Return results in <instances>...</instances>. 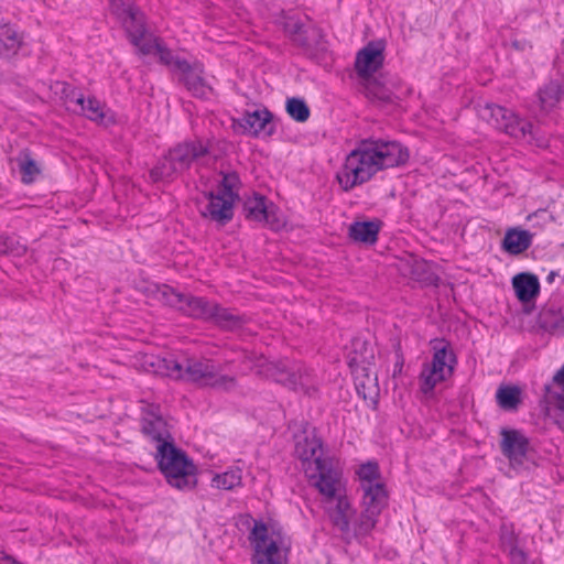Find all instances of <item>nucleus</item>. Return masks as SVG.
<instances>
[{"mask_svg": "<svg viewBox=\"0 0 564 564\" xmlns=\"http://www.w3.org/2000/svg\"><path fill=\"white\" fill-rule=\"evenodd\" d=\"M499 443L502 455L509 459L511 466H521L531 447L529 438L519 430L502 427Z\"/></svg>", "mask_w": 564, "mask_h": 564, "instance_id": "nucleus-9", "label": "nucleus"}, {"mask_svg": "<svg viewBox=\"0 0 564 564\" xmlns=\"http://www.w3.org/2000/svg\"><path fill=\"white\" fill-rule=\"evenodd\" d=\"M159 62L165 66H173L177 69V62H187L185 58H181L178 56H174L173 52L161 43L160 47H158Z\"/></svg>", "mask_w": 564, "mask_h": 564, "instance_id": "nucleus-47", "label": "nucleus"}, {"mask_svg": "<svg viewBox=\"0 0 564 564\" xmlns=\"http://www.w3.org/2000/svg\"><path fill=\"white\" fill-rule=\"evenodd\" d=\"M486 110L489 111L488 120L492 121L498 129L505 124L512 113L511 110L496 104L487 105Z\"/></svg>", "mask_w": 564, "mask_h": 564, "instance_id": "nucleus-43", "label": "nucleus"}, {"mask_svg": "<svg viewBox=\"0 0 564 564\" xmlns=\"http://www.w3.org/2000/svg\"><path fill=\"white\" fill-rule=\"evenodd\" d=\"M15 161L21 173V181L24 184H32L36 176L41 174V169L33 159L30 149L24 148L19 151Z\"/></svg>", "mask_w": 564, "mask_h": 564, "instance_id": "nucleus-28", "label": "nucleus"}, {"mask_svg": "<svg viewBox=\"0 0 564 564\" xmlns=\"http://www.w3.org/2000/svg\"><path fill=\"white\" fill-rule=\"evenodd\" d=\"M214 367L209 359L187 358L184 364L180 362V371H175L174 379L206 387L208 379L214 377Z\"/></svg>", "mask_w": 564, "mask_h": 564, "instance_id": "nucleus-12", "label": "nucleus"}, {"mask_svg": "<svg viewBox=\"0 0 564 564\" xmlns=\"http://www.w3.org/2000/svg\"><path fill=\"white\" fill-rule=\"evenodd\" d=\"M536 323L541 329L547 333H564V312L561 313L558 317H556L552 310L542 311L538 316Z\"/></svg>", "mask_w": 564, "mask_h": 564, "instance_id": "nucleus-37", "label": "nucleus"}, {"mask_svg": "<svg viewBox=\"0 0 564 564\" xmlns=\"http://www.w3.org/2000/svg\"><path fill=\"white\" fill-rule=\"evenodd\" d=\"M361 489L364 491L361 501L362 508L369 510L372 514L375 512L380 516L389 503V492L386 484L377 481L376 484L366 485L361 487Z\"/></svg>", "mask_w": 564, "mask_h": 564, "instance_id": "nucleus-18", "label": "nucleus"}, {"mask_svg": "<svg viewBox=\"0 0 564 564\" xmlns=\"http://www.w3.org/2000/svg\"><path fill=\"white\" fill-rule=\"evenodd\" d=\"M512 286L517 299L522 304H528L536 299L540 293V282L535 274L521 272L512 278Z\"/></svg>", "mask_w": 564, "mask_h": 564, "instance_id": "nucleus-19", "label": "nucleus"}, {"mask_svg": "<svg viewBox=\"0 0 564 564\" xmlns=\"http://www.w3.org/2000/svg\"><path fill=\"white\" fill-rule=\"evenodd\" d=\"M206 387L229 392L237 387V379L234 376L218 375L216 367H214V377L208 379Z\"/></svg>", "mask_w": 564, "mask_h": 564, "instance_id": "nucleus-41", "label": "nucleus"}, {"mask_svg": "<svg viewBox=\"0 0 564 564\" xmlns=\"http://www.w3.org/2000/svg\"><path fill=\"white\" fill-rule=\"evenodd\" d=\"M509 556L511 564H533L528 562L527 553L522 549H519L516 544L511 546Z\"/></svg>", "mask_w": 564, "mask_h": 564, "instance_id": "nucleus-51", "label": "nucleus"}, {"mask_svg": "<svg viewBox=\"0 0 564 564\" xmlns=\"http://www.w3.org/2000/svg\"><path fill=\"white\" fill-rule=\"evenodd\" d=\"M382 221L380 219L355 221L348 228V237L359 243L372 246L378 240Z\"/></svg>", "mask_w": 564, "mask_h": 564, "instance_id": "nucleus-20", "label": "nucleus"}, {"mask_svg": "<svg viewBox=\"0 0 564 564\" xmlns=\"http://www.w3.org/2000/svg\"><path fill=\"white\" fill-rule=\"evenodd\" d=\"M285 110L288 115L296 122H306L311 116L310 107L306 101L300 97L286 99Z\"/></svg>", "mask_w": 564, "mask_h": 564, "instance_id": "nucleus-36", "label": "nucleus"}, {"mask_svg": "<svg viewBox=\"0 0 564 564\" xmlns=\"http://www.w3.org/2000/svg\"><path fill=\"white\" fill-rule=\"evenodd\" d=\"M563 94L562 86L554 80H551L538 91V98L541 108L546 110L553 108L561 99Z\"/></svg>", "mask_w": 564, "mask_h": 564, "instance_id": "nucleus-33", "label": "nucleus"}, {"mask_svg": "<svg viewBox=\"0 0 564 564\" xmlns=\"http://www.w3.org/2000/svg\"><path fill=\"white\" fill-rule=\"evenodd\" d=\"M511 46L517 51H524L525 47L528 46V42L521 40H512Z\"/></svg>", "mask_w": 564, "mask_h": 564, "instance_id": "nucleus-54", "label": "nucleus"}, {"mask_svg": "<svg viewBox=\"0 0 564 564\" xmlns=\"http://www.w3.org/2000/svg\"><path fill=\"white\" fill-rule=\"evenodd\" d=\"M154 288L155 290L153 292L155 293L156 299L161 301L163 304L169 305L178 311L183 308L182 304L184 303L185 294L177 292L167 284H155Z\"/></svg>", "mask_w": 564, "mask_h": 564, "instance_id": "nucleus-34", "label": "nucleus"}, {"mask_svg": "<svg viewBox=\"0 0 564 564\" xmlns=\"http://www.w3.org/2000/svg\"><path fill=\"white\" fill-rule=\"evenodd\" d=\"M223 180L220 182V191L218 193L227 196V198L232 199L234 202L239 199V188L241 186V181L238 172L229 171V172H220Z\"/></svg>", "mask_w": 564, "mask_h": 564, "instance_id": "nucleus-35", "label": "nucleus"}, {"mask_svg": "<svg viewBox=\"0 0 564 564\" xmlns=\"http://www.w3.org/2000/svg\"><path fill=\"white\" fill-rule=\"evenodd\" d=\"M82 112L91 121H102L105 113L101 109L100 102L95 97H89L87 102L78 105Z\"/></svg>", "mask_w": 564, "mask_h": 564, "instance_id": "nucleus-42", "label": "nucleus"}, {"mask_svg": "<svg viewBox=\"0 0 564 564\" xmlns=\"http://www.w3.org/2000/svg\"><path fill=\"white\" fill-rule=\"evenodd\" d=\"M109 7L119 22L132 17V12L139 8L134 0H109Z\"/></svg>", "mask_w": 564, "mask_h": 564, "instance_id": "nucleus-39", "label": "nucleus"}, {"mask_svg": "<svg viewBox=\"0 0 564 564\" xmlns=\"http://www.w3.org/2000/svg\"><path fill=\"white\" fill-rule=\"evenodd\" d=\"M409 159V149L398 141L372 137L360 139L346 155L336 180L344 192H350L380 171L405 165Z\"/></svg>", "mask_w": 564, "mask_h": 564, "instance_id": "nucleus-1", "label": "nucleus"}, {"mask_svg": "<svg viewBox=\"0 0 564 564\" xmlns=\"http://www.w3.org/2000/svg\"><path fill=\"white\" fill-rule=\"evenodd\" d=\"M424 264H417L416 268L412 271L414 275H416V279L420 281H425L429 284H433L435 286L438 285L440 278L433 273H431L429 276H423L422 273L419 272V269L423 268Z\"/></svg>", "mask_w": 564, "mask_h": 564, "instance_id": "nucleus-53", "label": "nucleus"}, {"mask_svg": "<svg viewBox=\"0 0 564 564\" xmlns=\"http://www.w3.org/2000/svg\"><path fill=\"white\" fill-rule=\"evenodd\" d=\"M205 197L208 199V204L205 210L202 212L203 217H209L212 220L219 223L220 225L228 224L234 217V200L227 198V196L214 192H206Z\"/></svg>", "mask_w": 564, "mask_h": 564, "instance_id": "nucleus-15", "label": "nucleus"}, {"mask_svg": "<svg viewBox=\"0 0 564 564\" xmlns=\"http://www.w3.org/2000/svg\"><path fill=\"white\" fill-rule=\"evenodd\" d=\"M404 365V357L400 343L395 346V362L393 367V377L401 375Z\"/></svg>", "mask_w": 564, "mask_h": 564, "instance_id": "nucleus-52", "label": "nucleus"}, {"mask_svg": "<svg viewBox=\"0 0 564 564\" xmlns=\"http://www.w3.org/2000/svg\"><path fill=\"white\" fill-rule=\"evenodd\" d=\"M361 82L364 86V94L369 100L379 101L381 104L394 102L395 96L393 91L375 76Z\"/></svg>", "mask_w": 564, "mask_h": 564, "instance_id": "nucleus-26", "label": "nucleus"}, {"mask_svg": "<svg viewBox=\"0 0 564 564\" xmlns=\"http://www.w3.org/2000/svg\"><path fill=\"white\" fill-rule=\"evenodd\" d=\"M433 357L431 364H424L420 373V390L427 395L434 391L437 383L452 377L457 365V357L451 343L444 338L431 341Z\"/></svg>", "mask_w": 564, "mask_h": 564, "instance_id": "nucleus-5", "label": "nucleus"}, {"mask_svg": "<svg viewBox=\"0 0 564 564\" xmlns=\"http://www.w3.org/2000/svg\"><path fill=\"white\" fill-rule=\"evenodd\" d=\"M142 433L156 442L158 445L162 443H174V438L167 430L166 421L158 413L148 411L147 416L141 420Z\"/></svg>", "mask_w": 564, "mask_h": 564, "instance_id": "nucleus-17", "label": "nucleus"}, {"mask_svg": "<svg viewBox=\"0 0 564 564\" xmlns=\"http://www.w3.org/2000/svg\"><path fill=\"white\" fill-rule=\"evenodd\" d=\"M162 40L160 37L149 35L134 45L141 55L156 54L158 47H160Z\"/></svg>", "mask_w": 564, "mask_h": 564, "instance_id": "nucleus-46", "label": "nucleus"}, {"mask_svg": "<svg viewBox=\"0 0 564 564\" xmlns=\"http://www.w3.org/2000/svg\"><path fill=\"white\" fill-rule=\"evenodd\" d=\"M22 46V37L9 24L0 25V57L14 56Z\"/></svg>", "mask_w": 564, "mask_h": 564, "instance_id": "nucleus-31", "label": "nucleus"}, {"mask_svg": "<svg viewBox=\"0 0 564 564\" xmlns=\"http://www.w3.org/2000/svg\"><path fill=\"white\" fill-rule=\"evenodd\" d=\"M283 30L295 45L302 48L311 46L308 41L310 28L301 19L295 17L286 18L283 23Z\"/></svg>", "mask_w": 564, "mask_h": 564, "instance_id": "nucleus-27", "label": "nucleus"}, {"mask_svg": "<svg viewBox=\"0 0 564 564\" xmlns=\"http://www.w3.org/2000/svg\"><path fill=\"white\" fill-rule=\"evenodd\" d=\"M375 362V351L371 344L360 337H355L350 341L347 352V364L351 373L359 379V372L368 379L370 383V366Z\"/></svg>", "mask_w": 564, "mask_h": 564, "instance_id": "nucleus-10", "label": "nucleus"}, {"mask_svg": "<svg viewBox=\"0 0 564 564\" xmlns=\"http://www.w3.org/2000/svg\"><path fill=\"white\" fill-rule=\"evenodd\" d=\"M268 206V198L264 195L253 193L251 197L245 199L242 204V214L249 221L262 223V218H265V210Z\"/></svg>", "mask_w": 564, "mask_h": 564, "instance_id": "nucleus-30", "label": "nucleus"}, {"mask_svg": "<svg viewBox=\"0 0 564 564\" xmlns=\"http://www.w3.org/2000/svg\"><path fill=\"white\" fill-rule=\"evenodd\" d=\"M544 390H545L546 393H550L551 392V386L550 384H545Z\"/></svg>", "mask_w": 564, "mask_h": 564, "instance_id": "nucleus-56", "label": "nucleus"}, {"mask_svg": "<svg viewBox=\"0 0 564 564\" xmlns=\"http://www.w3.org/2000/svg\"><path fill=\"white\" fill-rule=\"evenodd\" d=\"M249 540L253 544L257 564H280L278 541L269 539L268 527L263 521H254Z\"/></svg>", "mask_w": 564, "mask_h": 564, "instance_id": "nucleus-7", "label": "nucleus"}, {"mask_svg": "<svg viewBox=\"0 0 564 564\" xmlns=\"http://www.w3.org/2000/svg\"><path fill=\"white\" fill-rule=\"evenodd\" d=\"M141 366L148 372L174 379L175 371H180V362L170 357L144 355Z\"/></svg>", "mask_w": 564, "mask_h": 564, "instance_id": "nucleus-22", "label": "nucleus"}, {"mask_svg": "<svg viewBox=\"0 0 564 564\" xmlns=\"http://www.w3.org/2000/svg\"><path fill=\"white\" fill-rule=\"evenodd\" d=\"M295 451L303 464H308L305 471L311 479H316L315 486L319 492L333 499L337 474L332 459L323 457V441L316 435L315 429L312 435H305L303 441L296 443Z\"/></svg>", "mask_w": 564, "mask_h": 564, "instance_id": "nucleus-2", "label": "nucleus"}, {"mask_svg": "<svg viewBox=\"0 0 564 564\" xmlns=\"http://www.w3.org/2000/svg\"><path fill=\"white\" fill-rule=\"evenodd\" d=\"M267 376L276 383L286 387L290 390H305L307 387V370L300 362L275 361L267 366Z\"/></svg>", "mask_w": 564, "mask_h": 564, "instance_id": "nucleus-6", "label": "nucleus"}, {"mask_svg": "<svg viewBox=\"0 0 564 564\" xmlns=\"http://www.w3.org/2000/svg\"><path fill=\"white\" fill-rule=\"evenodd\" d=\"M19 242L9 236L0 235V254H9L15 253L19 254L20 251Z\"/></svg>", "mask_w": 564, "mask_h": 564, "instance_id": "nucleus-50", "label": "nucleus"}, {"mask_svg": "<svg viewBox=\"0 0 564 564\" xmlns=\"http://www.w3.org/2000/svg\"><path fill=\"white\" fill-rule=\"evenodd\" d=\"M210 153V141L186 140L171 148L150 171L154 182L171 181L189 170L192 163Z\"/></svg>", "mask_w": 564, "mask_h": 564, "instance_id": "nucleus-4", "label": "nucleus"}, {"mask_svg": "<svg viewBox=\"0 0 564 564\" xmlns=\"http://www.w3.org/2000/svg\"><path fill=\"white\" fill-rule=\"evenodd\" d=\"M500 130H503L507 134L522 139L530 144H534L539 148H545L547 140L544 135H539L538 130L533 123L527 119L520 118L513 112L503 126H500Z\"/></svg>", "mask_w": 564, "mask_h": 564, "instance_id": "nucleus-14", "label": "nucleus"}, {"mask_svg": "<svg viewBox=\"0 0 564 564\" xmlns=\"http://www.w3.org/2000/svg\"><path fill=\"white\" fill-rule=\"evenodd\" d=\"M127 33V37L132 45L139 44L147 35V19L140 8L132 12V17L126 18L120 22Z\"/></svg>", "mask_w": 564, "mask_h": 564, "instance_id": "nucleus-23", "label": "nucleus"}, {"mask_svg": "<svg viewBox=\"0 0 564 564\" xmlns=\"http://www.w3.org/2000/svg\"><path fill=\"white\" fill-rule=\"evenodd\" d=\"M57 84L62 86L61 98H63L66 102H75L76 105H83L84 95L78 93L76 87L66 82Z\"/></svg>", "mask_w": 564, "mask_h": 564, "instance_id": "nucleus-45", "label": "nucleus"}, {"mask_svg": "<svg viewBox=\"0 0 564 564\" xmlns=\"http://www.w3.org/2000/svg\"><path fill=\"white\" fill-rule=\"evenodd\" d=\"M496 401L505 411H514L522 402V391L514 384H501L496 392Z\"/></svg>", "mask_w": 564, "mask_h": 564, "instance_id": "nucleus-32", "label": "nucleus"}, {"mask_svg": "<svg viewBox=\"0 0 564 564\" xmlns=\"http://www.w3.org/2000/svg\"><path fill=\"white\" fill-rule=\"evenodd\" d=\"M273 113L267 108L256 109L253 111L246 110L240 119L234 120V126L238 124L243 133L259 137H271L275 133Z\"/></svg>", "mask_w": 564, "mask_h": 564, "instance_id": "nucleus-11", "label": "nucleus"}, {"mask_svg": "<svg viewBox=\"0 0 564 564\" xmlns=\"http://www.w3.org/2000/svg\"><path fill=\"white\" fill-rule=\"evenodd\" d=\"M158 468L166 482L178 490H192L197 485V467L187 453L174 443L156 445Z\"/></svg>", "mask_w": 564, "mask_h": 564, "instance_id": "nucleus-3", "label": "nucleus"}, {"mask_svg": "<svg viewBox=\"0 0 564 564\" xmlns=\"http://www.w3.org/2000/svg\"><path fill=\"white\" fill-rule=\"evenodd\" d=\"M533 235L522 228H509L501 241V248L509 254L518 256L527 251L532 245Z\"/></svg>", "mask_w": 564, "mask_h": 564, "instance_id": "nucleus-21", "label": "nucleus"}, {"mask_svg": "<svg viewBox=\"0 0 564 564\" xmlns=\"http://www.w3.org/2000/svg\"><path fill=\"white\" fill-rule=\"evenodd\" d=\"M553 383L562 389V393H554L556 399V408L558 411L564 413V365L556 371L553 377Z\"/></svg>", "mask_w": 564, "mask_h": 564, "instance_id": "nucleus-49", "label": "nucleus"}, {"mask_svg": "<svg viewBox=\"0 0 564 564\" xmlns=\"http://www.w3.org/2000/svg\"><path fill=\"white\" fill-rule=\"evenodd\" d=\"M241 484L239 470L217 474L212 480V486L218 489L231 490Z\"/></svg>", "mask_w": 564, "mask_h": 564, "instance_id": "nucleus-40", "label": "nucleus"}, {"mask_svg": "<svg viewBox=\"0 0 564 564\" xmlns=\"http://www.w3.org/2000/svg\"><path fill=\"white\" fill-rule=\"evenodd\" d=\"M177 70L182 74L180 82L194 97L205 98L212 91V87L203 76L204 67L200 63L177 62Z\"/></svg>", "mask_w": 564, "mask_h": 564, "instance_id": "nucleus-13", "label": "nucleus"}, {"mask_svg": "<svg viewBox=\"0 0 564 564\" xmlns=\"http://www.w3.org/2000/svg\"><path fill=\"white\" fill-rule=\"evenodd\" d=\"M379 521V514L362 508L360 514L351 522L350 539L361 540L370 535Z\"/></svg>", "mask_w": 564, "mask_h": 564, "instance_id": "nucleus-29", "label": "nucleus"}, {"mask_svg": "<svg viewBox=\"0 0 564 564\" xmlns=\"http://www.w3.org/2000/svg\"><path fill=\"white\" fill-rule=\"evenodd\" d=\"M214 304L215 302L208 301L205 297L185 294L181 312L193 318L209 321Z\"/></svg>", "mask_w": 564, "mask_h": 564, "instance_id": "nucleus-25", "label": "nucleus"}, {"mask_svg": "<svg viewBox=\"0 0 564 564\" xmlns=\"http://www.w3.org/2000/svg\"><path fill=\"white\" fill-rule=\"evenodd\" d=\"M386 43L383 40L368 42L356 55L355 70L364 80L373 77L383 66Z\"/></svg>", "mask_w": 564, "mask_h": 564, "instance_id": "nucleus-8", "label": "nucleus"}, {"mask_svg": "<svg viewBox=\"0 0 564 564\" xmlns=\"http://www.w3.org/2000/svg\"><path fill=\"white\" fill-rule=\"evenodd\" d=\"M557 275V272L551 271L546 278L547 282L551 283L554 281V278Z\"/></svg>", "mask_w": 564, "mask_h": 564, "instance_id": "nucleus-55", "label": "nucleus"}, {"mask_svg": "<svg viewBox=\"0 0 564 564\" xmlns=\"http://www.w3.org/2000/svg\"><path fill=\"white\" fill-rule=\"evenodd\" d=\"M356 474L360 479V487L376 484L381 479L380 467L377 460H368L367 463L361 464Z\"/></svg>", "mask_w": 564, "mask_h": 564, "instance_id": "nucleus-38", "label": "nucleus"}, {"mask_svg": "<svg viewBox=\"0 0 564 564\" xmlns=\"http://www.w3.org/2000/svg\"><path fill=\"white\" fill-rule=\"evenodd\" d=\"M262 223H264L271 230L274 231H278L284 227V221L279 215V208L273 203H269V206L265 210V218H262Z\"/></svg>", "mask_w": 564, "mask_h": 564, "instance_id": "nucleus-44", "label": "nucleus"}, {"mask_svg": "<svg viewBox=\"0 0 564 564\" xmlns=\"http://www.w3.org/2000/svg\"><path fill=\"white\" fill-rule=\"evenodd\" d=\"M356 514L347 496H338L336 505L328 509V517L332 524L338 529L341 535L350 540L351 522Z\"/></svg>", "mask_w": 564, "mask_h": 564, "instance_id": "nucleus-16", "label": "nucleus"}, {"mask_svg": "<svg viewBox=\"0 0 564 564\" xmlns=\"http://www.w3.org/2000/svg\"><path fill=\"white\" fill-rule=\"evenodd\" d=\"M370 380L371 382L369 383L368 382V379L361 375V372H359V379H357V377L355 376V384H356V390H357V393L358 395H360L364 400H367L368 398L371 399V390H375L376 389V377L372 378L370 376Z\"/></svg>", "mask_w": 564, "mask_h": 564, "instance_id": "nucleus-48", "label": "nucleus"}, {"mask_svg": "<svg viewBox=\"0 0 564 564\" xmlns=\"http://www.w3.org/2000/svg\"><path fill=\"white\" fill-rule=\"evenodd\" d=\"M209 321H213L217 326L225 330L239 329L247 323L246 316L234 314L230 310L223 307L216 302Z\"/></svg>", "mask_w": 564, "mask_h": 564, "instance_id": "nucleus-24", "label": "nucleus"}]
</instances>
